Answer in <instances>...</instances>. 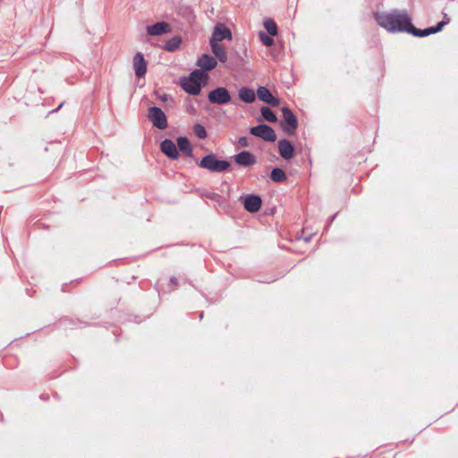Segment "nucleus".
<instances>
[{
	"instance_id": "f257e3e1",
	"label": "nucleus",
	"mask_w": 458,
	"mask_h": 458,
	"mask_svg": "<svg viewBox=\"0 0 458 458\" xmlns=\"http://www.w3.org/2000/svg\"><path fill=\"white\" fill-rule=\"evenodd\" d=\"M375 19L380 27L392 33H410L412 27L411 17L404 11L394 10L391 13H376Z\"/></svg>"
},
{
	"instance_id": "f03ea898",
	"label": "nucleus",
	"mask_w": 458,
	"mask_h": 458,
	"mask_svg": "<svg viewBox=\"0 0 458 458\" xmlns=\"http://www.w3.org/2000/svg\"><path fill=\"white\" fill-rule=\"evenodd\" d=\"M208 79L207 72L194 70L188 77L181 80V86L187 93L197 96L200 93L201 87L207 84Z\"/></svg>"
},
{
	"instance_id": "7ed1b4c3",
	"label": "nucleus",
	"mask_w": 458,
	"mask_h": 458,
	"mask_svg": "<svg viewBox=\"0 0 458 458\" xmlns=\"http://www.w3.org/2000/svg\"><path fill=\"white\" fill-rule=\"evenodd\" d=\"M199 166L212 173H221L228 169L230 163L226 160H219L214 154H209L199 161Z\"/></svg>"
},
{
	"instance_id": "20e7f679",
	"label": "nucleus",
	"mask_w": 458,
	"mask_h": 458,
	"mask_svg": "<svg viewBox=\"0 0 458 458\" xmlns=\"http://www.w3.org/2000/svg\"><path fill=\"white\" fill-rule=\"evenodd\" d=\"M148 117L152 123L153 126L164 130L167 127V118L165 114L157 106H152L148 109Z\"/></svg>"
},
{
	"instance_id": "39448f33",
	"label": "nucleus",
	"mask_w": 458,
	"mask_h": 458,
	"mask_svg": "<svg viewBox=\"0 0 458 458\" xmlns=\"http://www.w3.org/2000/svg\"><path fill=\"white\" fill-rule=\"evenodd\" d=\"M250 134L261 138L266 141H275L276 135L275 131L267 124H259L250 129Z\"/></svg>"
},
{
	"instance_id": "423d86ee",
	"label": "nucleus",
	"mask_w": 458,
	"mask_h": 458,
	"mask_svg": "<svg viewBox=\"0 0 458 458\" xmlns=\"http://www.w3.org/2000/svg\"><path fill=\"white\" fill-rule=\"evenodd\" d=\"M282 113L284 117L282 127L284 131L288 134H293L298 126L295 115L288 107H283Z\"/></svg>"
},
{
	"instance_id": "0eeeda50",
	"label": "nucleus",
	"mask_w": 458,
	"mask_h": 458,
	"mask_svg": "<svg viewBox=\"0 0 458 458\" xmlns=\"http://www.w3.org/2000/svg\"><path fill=\"white\" fill-rule=\"evenodd\" d=\"M208 98L210 103L217 105H224L231 101L229 91L224 87L211 90L208 95Z\"/></svg>"
},
{
	"instance_id": "6e6552de",
	"label": "nucleus",
	"mask_w": 458,
	"mask_h": 458,
	"mask_svg": "<svg viewBox=\"0 0 458 458\" xmlns=\"http://www.w3.org/2000/svg\"><path fill=\"white\" fill-rule=\"evenodd\" d=\"M224 39L231 40L232 33H231L230 30L227 27H225L224 24H222V23L216 24L214 28V31H213L212 37L210 38V41L219 43L220 41H222Z\"/></svg>"
},
{
	"instance_id": "1a4fd4ad",
	"label": "nucleus",
	"mask_w": 458,
	"mask_h": 458,
	"mask_svg": "<svg viewBox=\"0 0 458 458\" xmlns=\"http://www.w3.org/2000/svg\"><path fill=\"white\" fill-rule=\"evenodd\" d=\"M146 30L149 36H160L171 32L172 27L168 22L160 21L153 25L147 26Z\"/></svg>"
},
{
	"instance_id": "9d476101",
	"label": "nucleus",
	"mask_w": 458,
	"mask_h": 458,
	"mask_svg": "<svg viewBox=\"0 0 458 458\" xmlns=\"http://www.w3.org/2000/svg\"><path fill=\"white\" fill-rule=\"evenodd\" d=\"M257 96L259 99L264 103L270 105L271 106H279V99L275 98L267 88L260 86L257 89Z\"/></svg>"
},
{
	"instance_id": "9b49d317",
	"label": "nucleus",
	"mask_w": 458,
	"mask_h": 458,
	"mask_svg": "<svg viewBox=\"0 0 458 458\" xmlns=\"http://www.w3.org/2000/svg\"><path fill=\"white\" fill-rule=\"evenodd\" d=\"M197 65L199 67V70H202L204 72L215 69L217 65V61L215 57L203 54L197 61Z\"/></svg>"
},
{
	"instance_id": "f8f14e48",
	"label": "nucleus",
	"mask_w": 458,
	"mask_h": 458,
	"mask_svg": "<svg viewBox=\"0 0 458 458\" xmlns=\"http://www.w3.org/2000/svg\"><path fill=\"white\" fill-rule=\"evenodd\" d=\"M261 203V199L258 195H248L243 201L244 208L250 213L258 212L260 209Z\"/></svg>"
},
{
	"instance_id": "ddd939ff",
	"label": "nucleus",
	"mask_w": 458,
	"mask_h": 458,
	"mask_svg": "<svg viewBox=\"0 0 458 458\" xmlns=\"http://www.w3.org/2000/svg\"><path fill=\"white\" fill-rule=\"evenodd\" d=\"M445 21H440L436 26L429 27L425 30H419L412 26L411 29H410V33L415 37H426L430 34H434L440 31L445 26Z\"/></svg>"
},
{
	"instance_id": "4468645a",
	"label": "nucleus",
	"mask_w": 458,
	"mask_h": 458,
	"mask_svg": "<svg viewBox=\"0 0 458 458\" xmlns=\"http://www.w3.org/2000/svg\"><path fill=\"white\" fill-rule=\"evenodd\" d=\"M133 68L138 77H143L147 72V63L140 52L136 53L133 57Z\"/></svg>"
},
{
	"instance_id": "2eb2a0df",
	"label": "nucleus",
	"mask_w": 458,
	"mask_h": 458,
	"mask_svg": "<svg viewBox=\"0 0 458 458\" xmlns=\"http://www.w3.org/2000/svg\"><path fill=\"white\" fill-rule=\"evenodd\" d=\"M236 164L242 166H250L256 164L257 159L255 156L249 151H242L234 156Z\"/></svg>"
},
{
	"instance_id": "dca6fc26",
	"label": "nucleus",
	"mask_w": 458,
	"mask_h": 458,
	"mask_svg": "<svg viewBox=\"0 0 458 458\" xmlns=\"http://www.w3.org/2000/svg\"><path fill=\"white\" fill-rule=\"evenodd\" d=\"M161 151L166 155L168 157L172 159H176L178 157V150L173 140L165 139L161 142L160 145Z\"/></svg>"
},
{
	"instance_id": "f3484780",
	"label": "nucleus",
	"mask_w": 458,
	"mask_h": 458,
	"mask_svg": "<svg viewBox=\"0 0 458 458\" xmlns=\"http://www.w3.org/2000/svg\"><path fill=\"white\" fill-rule=\"evenodd\" d=\"M278 150L281 157L284 159L293 157L294 152L293 146L287 140H280L278 141Z\"/></svg>"
},
{
	"instance_id": "a211bd4d",
	"label": "nucleus",
	"mask_w": 458,
	"mask_h": 458,
	"mask_svg": "<svg viewBox=\"0 0 458 458\" xmlns=\"http://www.w3.org/2000/svg\"><path fill=\"white\" fill-rule=\"evenodd\" d=\"M209 44L216 58L221 63H225L227 61V54L225 47L217 42L209 41Z\"/></svg>"
},
{
	"instance_id": "6ab92c4d",
	"label": "nucleus",
	"mask_w": 458,
	"mask_h": 458,
	"mask_svg": "<svg viewBox=\"0 0 458 458\" xmlns=\"http://www.w3.org/2000/svg\"><path fill=\"white\" fill-rule=\"evenodd\" d=\"M239 98L243 102L250 104L255 101L256 95L253 89L242 87L239 90Z\"/></svg>"
},
{
	"instance_id": "aec40b11",
	"label": "nucleus",
	"mask_w": 458,
	"mask_h": 458,
	"mask_svg": "<svg viewBox=\"0 0 458 458\" xmlns=\"http://www.w3.org/2000/svg\"><path fill=\"white\" fill-rule=\"evenodd\" d=\"M177 145L180 150L191 157L192 155V148L189 140L185 137L177 138Z\"/></svg>"
},
{
	"instance_id": "412c9836",
	"label": "nucleus",
	"mask_w": 458,
	"mask_h": 458,
	"mask_svg": "<svg viewBox=\"0 0 458 458\" xmlns=\"http://www.w3.org/2000/svg\"><path fill=\"white\" fill-rule=\"evenodd\" d=\"M181 44L182 38L180 36H175L167 40L163 48L168 52H174L180 47Z\"/></svg>"
},
{
	"instance_id": "4be33fe9",
	"label": "nucleus",
	"mask_w": 458,
	"mask_h": 458,
	"mask_svg": "<svg viewBox=\"0 0 458 458\" xmlns=\"http://www.w3.org/2000/svg\"><path fill=\"white\" fill-rule=\"evenodd\" d=\"M270 178L275 182H282L286 180V174L281 168H274L271 171Z\"/></svg>"
},
{
	"instance_id": "5701e85b",
	"label": "nucleus",
	"mask_w": 458,
	"mask_h": 458,
	"mask_svg": "<svg viewBox=\"0 0 458 458\" xmlns=\"http://www.w3.org/2000/svg\"><path fill=\"white\" fill-rule=\"evenodd\" d=\"M260 112H261V114H262V117L267 121V122H270V123H275L276 122L277 118H276V115L275 114V113L269 109L268 107L267 106H262L261 109H260Z\"/></svg>"
},
{
	"instance_id": "b1692460",
	"label": "nucleus",
	"mask_w": 458,
	"mask_h": 458,
	"mask_svg": "<svg viewBox=\"0 0 458 458\" xmlns=\"http://www.w3.org/2000/svg\"><path fill=\"white\" fill-rule=\"evenodd\" d=\"M264 27L270 36H276L277 34V26L273 20H266L264 21Z\"/></svg>"
},
{
	"instance_id": "393cba45",
	"label": "nucleus",
	"mask_w": 458,
	"mask_h": 458,
	"mask_svg": "<svg viewBox=\"0 0 458 458\" xmlns=\"http://www.w3.org/2000/svg\"><path fill=\"white\" fill-rule=\"evenodd\" d=\"M194 133L199 139H205L207 137L206 129L200 124H196L194 126Z\"/></svg>"
},
{
	"instance_id": "a878e982",
	"label": "nucleus",
	"mask_w": 458,
	"mask_h": 458,
	"mask_svg": "<svg viewBox=\"0 0 458 458\" xmlns=\"http://www.w3.org/2000/svg\"><path fill=\"white\" fill-rule=\"evenodd\" d=\"M259 36L261 42L265 46L271 47L274 44V39L272 38H270L269 36H267L265 32H260Z\"/></svg>"
},
{
	"instance_id": "bb28decb",
	"label": "nucleus",
	"mask_w": 458,
	"mask_h": 458,
	"mask_svg": "<svg viewBox=\"0 0 458 458\" xmlns=\"http://www.w3.org/2000/svg\"><path fill=\"white\" fill-rule=\"evenodd\" d=\"M241 147H248V139L246 137H241L238 140Z\"/></svg>"
},
{
	"instance_id": "cd10ccee",
	"label": "nucleus",
	"mask_w": 458,
	"mask_h": 458,
	"mask_svg": "<svg viewBox=\"0 0 458 458\" xmlns=\"http://www.w3.org/2000/svg\"><path fill=\"white\" fill-rule=\"evenodd\" d=\"M161 101H166L168 99V96L164 94L158 97Z\"/></svg>"
},
{
	"instance_id": "c85d7f7f",
	"label": "nucleus",
	"mask_w": 458,
	"mask_h": 458,
	"mask_svg": "<svg viewBox=\"0 0 458 458\" xmlns=\"http://www.w3.org/2000/svg\"><path fill=\"white\" fill-rule=\"evenodd\" d=\"M63 105H64V102H63V103H61V104L58 106V107L56 108V110H55V111L59 110V109L63 106Z\"/></svg>"
}]
</instances>
